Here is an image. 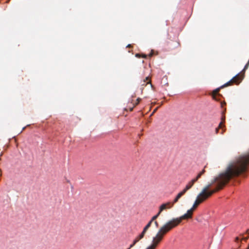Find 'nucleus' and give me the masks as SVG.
Instances as JSON below:
<instances>
[{"label":"nucleus","mask_w":249,"mask_h":249,"mask_svg":"<svg viewBox=\"0 0 249 249\" xmlns=\"http://www.w3.org/2000/svg\"><path fill=\"white\" fill-rule=\"evenodd\" d=\"M238 240H239V238H238V237H236V238H235V241H236V242H237V241H238Z\"/></svg>","instance_id":"nucleus-26"},{"label":"nucleus","mask_w":249,"mask_h":249,"mask_svg":"<svg viewBox=\"0 0 249 249\" xmlns=\"http://www.w3.org/2000/svg\"><path fill=\"white\" fill-rule=\"evenodd\" d=\"M141 101V99L140 98H138L136 100V102L133 104L135 106H136L139 104V103Z\"/></svg>","instance_id":"nucleus-14"},{"label":"nucleus","mask_w":249,"mask_h":249,"mask_svg":"<svg viewBox=\"0 0 249 249\" xmlns=\"http://www.w3.org/2000/svg\"><path fill=\"white\" fill-rule=\"evenodd\" d=\"M145 82H146V84H142V86H143V85L146 86L147 84H150L151 86H152L151 83V80H150L149 77L148 76L146 77L145 78V79L144 80H143V83H145Z\"/></svg>","instance_id":"nucleus-10"},{"label":"nucleus","mask_w":249,"mask_h":249,"mask_svg":"<svg viewBox=\"0 0 249 249\" xmlns=\"http://www.w3.org/2000/svg\"><path fill=\"white\" fill-rule=\"evenodd\" d=\"M135 106H134V105L133 104V106L132 107H128V109H129V110L130 111H132L133 109V108L135 107Z\"/></svg>","instance_id":"nucleus-18"},{"label":"nucleus","mask_w":249,"mask_h":249,"mask_svg":"<svg viewBox=\"0 0 249 249\" xmlns=\"http://www.w3.org/2000/svg\"><path fill=\"white\" fill-rule=\"evenodd\" d=\"M153 55V50H152L151 53L149 54V56L151 57Z\"/></svg>","instance_id":"nucleus-19"},{"label":"nucleus","mask_w":249,"mask_h":249,"mask_svg":"<svg viewBox=\"0 0 249 249\" xmlns=\"http://www.w3.org/2000/svg\"><path fill=\"white\" fill-rule=\"evenodd\" d=\"M247 232L248 234H249V230H248L247 231Z\"/></svg>","instance_id":"nucleus-28"},{"label":"nucleus","mask_w":249,"mask_h":249,"mask_svg":"<svg viewBox=\"0 0 249 249\" xmlns=\"http://www.w3.org/2000/svg\"><path fill=\"white\" fill-rule=\"evenodd\" d=\"M145 249H156L155 248H154V247H153L152 246L150 245L147 247H146L145 248Z\"/></svg>","instance_id":"nucleus-17"},{"label":"nucleus","mask_w":249,"mask_h":249,"mask_svg":"<svg viewBox=\"0 0 249 249\" xmlns=\"http://www.w3.org/2000/svg\"><path fill=\"white\" fill-rule=\"evenodd\" d=\"M154 223H155V224L156 226L157 227H159V223H158V222L157 221H155Z\"/></svg>","instance_id":"nucleus-22"},{"label":"nucleus","mask_w":249,"mask_h":249,"mask_svg":"<svg viewBox=\"0 0 249 249\" xmlns=\"http://www.w3.org/2000/svg\"><path fill=\"white\" fill-rule=\"evenodd\" d=\"M185 193V190H182L181 192H180V193H179L177 196H176V197L175 198V199H174L173 202H172L173 205L177 203L178 201V199L183 195H184Z\"/></svg>","instance_id":"nucleus-9"},{"label":"nucleus","mask_w":249,"mask_h":249,"mask_svg":"<svg viewBox=\"0 0 249 249\" xmlns=\"http://www.w3.org/2000/svg\"><path fill=\"white\" fill-rule=\"evenodd\" d=\"M243 79V75H240V74H238L236 75H235L234 77H233L230 81L225 84L224 85L221 86L219 88H218L216 89H215L213 90L212 93V96L213 97V99L214 100H217L216 99V95H220V94L218 93L220 89H222L224 87L232 85L233 84H235L236 85H238L242 80Z\"/></svg>","instance_id":"nucleus-2"},{"label":"nucleus","mask_w":249,"mask_h":249,"mask_svg":"<svg viewBox=\"0 0 249 249\" xmlns=\"http://www.w3.org/2000/svg\"><path fill=\"white\" fill-rule=\"evenodd\" d=\"M152 221H151V220H150V221L147 223V224L144 227V228H143V230H144V231H147L148 230V229L150 228V227L151 226L152 223Z\"/></svg>","instance_id":"nucleus-11"},{"label":"nucleus","mask_w":249,"mask_h":249,"mask_svg":"<svg viewBox=\"0 0 249 249\" xmlns=\"http://www.w3.org/2000/svg\"><path fill=\"white\" fill-rule=\"evenodd\" d=\"M173 205H174L172 203L169 202L166 203L162 204L160 207L159 212L161 213V212L164 210H166L167 209H170L173 206Z\"/></svg>","instance_id":"nucleus-7"},{"label":"nucleus","mask_w":249,"mask_h":249,"mask_svg":"<svg viewBox=\"0 0 249 249\" xmlns=\"http://www.w3.org/2000/svg\"><path fill=\"white\" fill-rule=\"evenodd\" d=\"M249 164V156L242 157L236 162L231 164L225 172L219 176L205 186L198 195L191 209L192 212L201 203L207 200L213 194L222 189L233 177L245 173Z\"/></svg>","instance_id":"nucleus-1"},{"label":"nucleus","mask_w":249,"mask_h":249,"mask_svg":"<svg viewBox=\"0 0 249 249\" xmlns=\"http://www.w3.org/2000/svg\"><path fill=\"white\" fill-rule=\"evenodd\" d=\"M163 239V238L162 237L157 233L156 235L153 237L151 245L156 249Z\"/></svg>","instance_id":"nucleus-6"},{"label":"nucleus","mask_w":249,"mask_h":249,"mask_svg":"<svg viewBox=\"0 0 249 249\" xmlns=\"http://www.w3.org/2000/svg\"><path fill=\"white\" fill-rule=\"evenodd\" d=\"M248 237H244L242 238V240H244V241H247L248 239Z\"/></svg>","instance_id":"nucleus-24"},{"label":"nucleus","mask_w":249,"mask_h":249,"mask_svg":"<svg viewBox=\"0 0 249 249\" xmlns=\"http://www.w3.org/2000/svg\"><path fill=\"white\" fill-rule=\"evenodd\" d=\"M136 56L137 57H139V58H140L141 57H142L143 58H146L147 57V55H146V54H142V55H141V54H140L139 53H137V54H136Z\"/></svg>","instance_id":"nucleus-13"},{"label":"nucleus","mask_w":249,"mask_h":249,"mask_svg":"<svg viewBox=\"0 0 249 249\" xmlns=\"http://www.w3.org/2000/svg\"><path fill=\"white\" fill-rule=\"evenodd\" d=\"M205 172V169H203L197 175L196 178L193 179L192 180L189 181L185 186V188L183 190H185V193L190 189L192 188L194 183L201 177V176L204 174Z\"/></svg>","instance_id":"nucleus-4"},{"label":"nucleus","mask_w":249,"mask_h":249,"mask_svg":"<svg viewBox=\"0 0 249 249\" xmlns=\"http://www.w3.org/2000/svg\"><path fill=\"white\" fill-rule=\"evenodd\" d=\"M225 116L222 117V121L220 123V124H219V126H218V127L216 128L215 129V132H216V133H218V131H219L220 129H222V130L220 132V133L222 134L224 133L225 130L223 129V122L225 121Z\"/></svg>","instance_id":"nucleus-8"},{"label":"nucleus","mask_w":249,"mask_h":249,"mask_svg":"<svg viewBox=\"0 0 249 249\" xmlns=\"http://www.w3.org/2000/svg\"><path fill=\"white\" fill-rule=\"evenodd\" d=\"M136 239L139 241L140 240L142 239L140 235H138Z\"/></svg>","instance_id":"nucleus-20"},{"label":"nucleus","mask_w":249,"mask_h":249,"mask_svg":"<svg viewBox=\"0 0 249 249\" xmlns=\"http://www.w3.org/2000/svg\"><path fill=\"white\" fill-rule=\"evenodd\" d=\"M175 221L173 219L168 221L160 228L157 233L163 238L166 233L178 226V221Z\"/></svg>","instance_id":"nucleus-3"},{"label":"nucleus","mask_w":249,"mask_h":249,"mask_svg":"<svg viewBox=\"0 0 249 249\" xmlns=\"http://www.w3.org/2000/svg\"><path fill=\"white\" fill-rule=\"evenodd\" d=\"M160 213L159 212V213L156 215H155L152 217V218H151V219L150 220L151 221L153 222L158 217V216L160 215Z\"/></svg>","instance_id":"nucleus-12"},{"label":"nucleus","mask_w":249,"mask_h":249,"mask_svg":"<svg viewBox=\"0 0 249 249\" xmlns=\"http://www.w3.org/2000/svg\"><path fill=\"white\" fill-rule=\"evenodd\" d=\"M131 47V45H130V44L128 45L127 46V47Z\"/></svg>","instance_id":"nucleus-27"},{"label":"nucleus","mask_w":249,"mask_h":249,"mask_svg":"<svg viewBox=\"0 0 249 249\" xmlns=\"http://www.w3.org/2000/svg\"><path fill=\"white\" fill-rule=\"evenodd\" d=\"M193 212L192 210H189L187 211V213H185L181 216L179 218H173L174 220L175 221H178V226L181 223V221L183 219H188L189 218H191L192 217Z\"/></svg>","instance_id":"nucleus-5"},{"label":"nucleus","mask_w":249,"mask_h":249,"mask_svg":"<svg viewBox=\"0 0 249 249\" xmlns=\"http://www.w3.org/2000/svg\"><path fill=\"white\" fill-rule=\"evenodd\" d=\"M135 244H134L133 243L130 245V247H129V249L132 248Z\"/></svg>","instance_id":"nucleus-25"},{"label":"nucleus","mask_w":249,"mask_h":249,"mask_svg":"<svg viewBox=\"0 0 249 249\" xmlns=\"http://www.w3.org/2000/svg\"><path fill=\"white\" fill-rule=\"evenodd\" d=\"M146 232V231H144V230H143L142 233L139 235L142 239L144 237Z\"/></svg>","instance_id":"nucleus-15"},{"label":"nucleus","mask_w":249,"mask_h":249,"mask_svg":"<svg viewBox=\"0 0 249 249\" xmlns=\"http://www.w3.org/2000/svg\"><path fill=\"white\" fill-rule=\"evenodd\" d=\"M249 66V60L248 62L245 66L243 71H245L246 70H247Z\"/></svg>","instance_id":"nucleus-16"},{"label":"nucleus","mask_w":249,"mask_h":249,"mask_svg":"<svg viewBox=\"0 0 249 249\" xmlns=\"http://www.w3.org/2000/svg\"><path fill=\"white\" fill-rule=\"evenodd\" d=\"M158 107L156 108L153 111L152 113L151 114V115H153L154 113L156 112V111L157 110Z\"/></svg>","instance_id":"nucleus-21"},{"label":"nucleus","mask_w":249,"mask_h":249,"mask_svg":"<svg viewBox=\"0 0 249 249\" xmlns=\"http://www.w3.org/2000/svg\"><path fill=\"white\" fill-rule=\"evenodd\" d=\"M25 128H26V127H24L23 128L22 130H24V129H25Z\"/></svg>","instance_id":"nucleus-29"},{"label":"nucleus","mask_w":249,"mask_h":249,"mask_svg":"<svg viewBox=\"0 0 249 249\" xmlns=\"http://www.w3.org/2000/svg\"><path fill=\"white\" fill-rule=\"evenodd\" d=\"M138 242V241L135 238V239L133 241V243L134 244H136L137 242Z\"/></svg>","instance_id":"nucleus-23"}]
</instances>
